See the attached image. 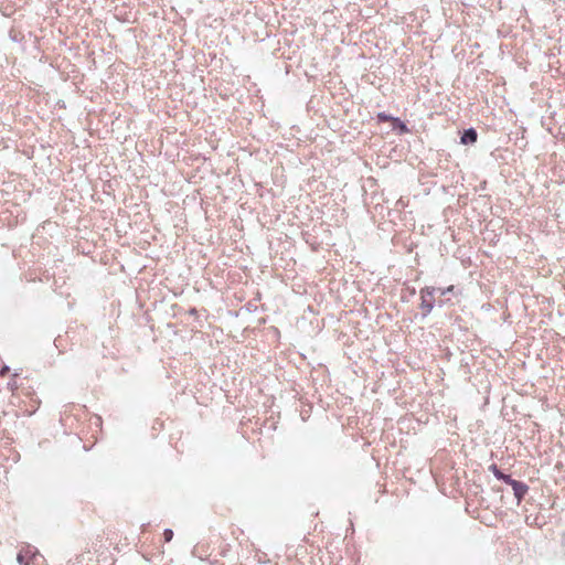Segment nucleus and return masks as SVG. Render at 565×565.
Segmentation results:
<instances>
[{
  "mask_svg": "<svg viewBox=\"0 0 565 565\" xmlns=\"http://www.w3.org/2000/svg\"><path fill=\"white\" fill-rule=\"evenodd\" d=\"M435 291H436L435 287H426L425 289H423L420 291V298H422L420 307L425 313H429L434 307L431 298H433Z\"/></svg>",
  "mask_w": 565,
  "mask_h": 565,
  "instance_id": "f257e3e1",
  "label": "nucleus"
},
{
  "mask_svg": "<svg viewBox=\"0 0 565 565\" xmlns=\"http://www.w3.org/2000/svg\"><path fill=\"white\" fill-rule=\"evenodd\" d=\"M509 484L512 487L514 495L518 499V501L520 502L522 500V498L525 495V493L527 492V486L520 481L513 480V479H512V482H510Z\"/></svg>",
  "mask_w": 565,
  "mask_h": 565,
  "instance_id": "f03ea898",
  "label": "nucleus"
},
{
  "mask_svg": "<svg viewBox=\"0 0 565 565\" xmlns=\"http://www.w3.org/2000/svg\"><path fill=\"white\" fill-rule=\"evenodd\" d=\"M477 141V131L473 128L467 129L461 136V142L465 145Z\"/></svg>",
  "mask_w": 565,
  "mask_h": 565,
  "instance_id": "7ed1b4c3",
  "label": "nucleus"
},
{
  "mask_svg": "<svg viewBox=\"0 0 565 565\" xmlns=\"http://www.w3.org/2000/svg\"><path fill=\"white\" fill-rule=\"evenodd\" d=\"M490 469L492 470L493 475L499 479V480H502L504 481L505 483H510L512 482V478L508 475H504L503 472H501L498 467L495 465H492L490 467Z\"/></svg>",
  "mask_w": 565,
  "mask_h": 565,
  "instance_id": "20e7f679",
  "label": "nucleus"
},
{
  "mask_svg": "<svg viewBox=\"0 0 565 565\" xmlns=\"http://www.w3.org/2000/svg\"><path fill=\"white\" fill-rule=\"evenodd\" d=\"M163 535H164V540L167 542H170L172 540V537H173V532H172V530L167 529V530H164Z\"/></svg>",
  "mask_w": 565,
  "mask_h": 565,
  "instance_id": "39448f33",
  "label": "nucleus"
},
{
  "mask_svg": "<svg viewBox=\"0 0 565 565\" xmlns=\"http://www.w3.org/2000/svg\"><path fill=\"white\" fill-rule=\"evenodd\" d=\"M437 290L440 291L441 295H446V294L451 292L454 290V286H449L446 289H437Z\"/></svg>",
  "mask_w": 565,
  "mask_h": 565,
  "instance_id": "423d86ee",
  "label": "nucleus"
},
{
  "mask_svg": "<svg viewBox=\"0 0 565 565\" xmlns=\"http://www.w3.org/2000/svg\"><path fill=\"white\" fill-rule=\"evenodd\" d=\"M379 118H380V120H382V121H387V120H390V119H391V117H390V116H387V115H385V114H382V113H381V114H379Z\"/></svg>",
  "mask_w": 565,
  "mask_h": 565,
  "instance_id": "0eeeda50",
  "label": "nucleus"
},
{
  "mask_svg": "<svg viewBox=\"0 0 565 565\" xmlns=\"http://www.w3.org/2000/svg\"><path fill=\"white\" fill-rule=\"evenodd\" d=\"M18 562L20 564H24V555L22 553H19L18 554ZM25 565H28V563H25Z\"/></svg>",
  "mask_w": 565,
  "mask_h": 565,
  "instance_id": "6e6552de",
  "label": "nucleus"
}]
</instances>
